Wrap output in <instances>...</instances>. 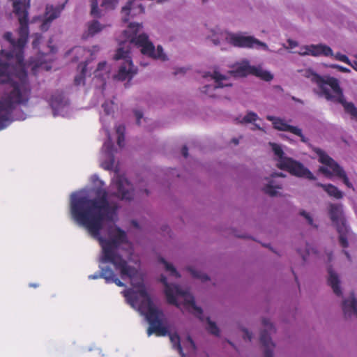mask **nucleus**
<instances>
[{
  "mask_svg": "<svg viewBox=\"0 0 357 357\" xmlns=\"http://www.w3.org/2000/svg\"><path fill=\"white\" fill-rule=\"evenodd\" d=\"M127 32H128V31H124V35H125V36H126V35H127Z\"/></svg>",
  "mask_w": 357,
  "mask_h": 357,
  "instance_id": "59",
  "label": "nucleus"
},
{
  "mask_svg": "<svg viewBox=\"0 0 357 357\" xmlns=\"http://www.w3.org/2000/svg\"><path fill=\"white\" fill-rule=\"evenodd\" d=\"M227 40L229 44L234 47L243 48H259L268 50V46L253 36H245L243 33H229Z\"/></svg>",
  "mask_w": 357,
  "mask_h": 357,
  "instance_id": "11",
  "label": "nucleus"
},
{
  "mask_svg": "<svg viewBox=\"0 0 357 357\" xmlns=\"http://www.w3.org/2000/svg\"><path fill=\"white\" fill-rule=\"evenodd\" d=\"M103 29V26L97 20H93L89 23L88 25V35L94 36L100 32Z\"/></svg>",
  "mask_w": 357,
  "mask_h": 357,
  "instance_id": "28",
  "label": "nucleus"
},
{
  "mask_svg": "<svg viewBox=\"0 0 357 357\" xmlns=\"http://www.w3.org/2000/svg\"><path fill=\"white\" fill-rule=\"evenodd\" d=\"M114 59L115 60L123 59L118 73L115 75V78L118 80L124 81L126 79H130L137 73V70L134 68L128 50H125L123 47H120L116 50Z\"/></svg>",
  "mask_w": 357,
  "mask_h": 357,
  "instance_id": "10",
  "label": "nucleus"
},
{
  "mask_svg": "<svg viewBox=\"0 0 357 357\" xmlns=\"http://www.w3.org/2000/svg\"><path fill=\"white\" fill-rule=\"evenodd\" d=\"M278 168L286 170L297 177H304L309 180H315L316 177L301 162L291 158H284L282 163L278 164Z\"/></svg>",
  "mask_w": 357,
  "mask_h": 357,
  "instance_id": "12",
  "label": "nucleus"
},
{
  "mask_svg": "<svg viewBox=\"0 0 357 357\" xmlns=\"http://www.w3.org/2000/svg\"><path fill=\"white\" fill-rule=\"evenodd\" d=\"M258 119V116L256 113L253 112H249L248 114L243 118L241 123H252L255 122Z\"/></svg>",
  "mask_w": 357,
  "mask_h": 357,
  "instance_id": "33",
  "label": "nucleus"
},
{
  "mask_svg": "<svg viewBox=\"0 0 357 357\" xmlns=\"http://www.w3.org/2000/svg\"><path fill=\"white\" fill-rule=\"evenodd\" d=\"M142 24L139 23H130L129 24L128 28L133 33L132 36L128 37L130 43L135 44L137 47H141V52L144 55H147L153 59H159L162 61L167 60V56L164 54L161 45H158L155 50V46L153 43L149 40V37L146 34L142 33L139 36H136Z\"/></svg>",
  "mask_w": 357,
  "mask_h": 357,
  "instance_id": "6",
  "label": "nucleus"
},
{
  "mask_svg": "<svg viewBox=\"0 0 357 357\" xmlns=\"http://www.w3.org/2000/svg\"><path fill=\"white\" fill-rule=\"evenodd\" d=\"M116 185L117 188V197L122 200H131L133 198V188L128 180L123 176H118Z\"/></svg>",
  "mask_w": 357,
  "mask_h": 357,
  "instance_id": "15",
  "label": "nucleus"
},
{
  "mask_svg": "<svg viewBox=\"0 0 357 357\" xmlns=\"http://www.w3.org/2000/svg\"><path fill=\"white\" fill-rule=\"evenodd\" d=\"M255 128H256L257 130H262V128H261L259 125H257V124H255Z\"/></svg>",
  "mask_w": 357,
  "mask_h": 357,
  "instance_id": "57",
  "label": "nucleus"
},
{
  "mask_svg": "<svg viewBox=\"0 0 357 357\" xmlns=\"http://www.w3.org/2000/svg\"><path fill=\"white\" fill-rule=\"evenodd\" d=\"M333 68L337 69L340 72L342 73H349L350 70L346 67L340 66V65H333Z\"/></svg>",
  "mask_w": 357,
  "mask_h": 357,
  "instance_id": "43",
  "label": "nucleus"
},
{
  "mask_svg": "<svg viewBox=\"0 0 357 357\" xmlns=\"http://www.w3.org/2000/svg\"><path fill=\"white\" fill-rule=\"evenodd\" d=\"M102 107L103 108L106 114H109L111 113V109L109 108V104L108 102H104L102 105Z\"/></svg>",
  "mask_w": 357,
  "mask_h": 357,
  "instance_id": "44",
  "label": "nucleus"
},
{
  "mask_svg": "<svg viewBox=\"0 0 357 357\" xmlns=\"http://www.w3.org/2000/svg\"><path fill=\"white\" fill-rule=\"evenodd\" d=\"M102 276H103V279L105 280V282L107 283H114L118 287H125V284L117 278V276L114 273V271L109 267V270H107L106 271V273H105L103 274Z\"/></svg>",
  "mask_w": 357,
  "mask_h": 357,
  "instance_id": "24",
  "label": "nucleus"
},
{
  "mask_svg": "<svg viewBox=\"0 0 357 357\" xmlns=\"http://www.w3.org/2000/svg\"><path fill=\"white\" fill-rule=\"evenodd\" d=\"M243 331L244 332L243 339L250 342L252 337V333L246 328H243Z\"/></svg>",
  "mask_w": 357,
  "mask_h": 357,
  "instance_id": "41",
  "label": "nucleus"
},
{
  "mask_svg": "<svg viewBox=\"0 0 357 357\" xmlns=\"http://www.w3.org/2000/svg\"><path fill=\"white\" fill-rule=\"evenodd\" d=\"M235 73L241 77H245L248 75H255L266 82L271 81L273 78V75L270 72L264 70L259 66H251L248 61H245L241 63L236 68Z\"/></svg>",
  "mask_w": 357,
  "mask_h": 357,
  "instance_id": "13",
  "label": "nucleus"
},
{
  "mask_svg": "<svg viewBox=\"0 0 357 357\" xmlns=\"http://www.w3.org/2000/svg\"><path fill=\"white\" fill-rule=\"evenodd\" d=\"M232 142H233L234 144L237 145V144H238V139H236V138H234V139H232Z\"/></svg>",
  "mask_w": 357,
  "mask_h": 357,
  "instance_id": "54",
  "label": "nucleus"
},
{
  "mask_svg": "<svg viewBox=\"0 0 357 357\" xmlns=\"http://www.w3.org/2000/svg\"><path fill=\"white\" fill-rule=\"evenodd\" d=\"M90 1L91 6V15L94 17H100V15L99 9L98 8V0H91Z\"/></svg>",
  "mask_w": 357,
  "mask_h": 357,
  "instance_id": "34",
  "label": "nucleus"
},
{
  "mask_svg": "<svg viewBox=\"0 0 357 357\" xmlns=\"http://www.w3.org/2000/svg\"><path fill=\"white\" fill-rule=\"evenodd\" d=\"M206 1H207V0H202V1H203L204 3V2H206Z\"/></svg>",
  "mask_w": 357,
  "mask_h": 357,
  "instance_id": "63",
  "label": "nucleus"
},
{
  "mask_svg": "<svg viewBox=\"0 0 357 357\" xmlns=\"http://www.w3.org/2000/svg\"><path fill=\"white\" fill-rule=\"evenodd\" d=\"M273 177L274 176H281V177H284V174L282 173H280V174H277V173H275L274 174L272 175Z\"/></svg>",
  "mask_w": 357,
  "mask_h": 357,
  "instance_id": "50",
  "label": "nucleus"
},
{
  "mask_svg": "<svg viewBox=\"0 0 357 357\" xmlns=\"http://www.w3.org/2000/svg\"><path fill=\"white\" fill-rule=\"evenodd\" d=\"M207 323H208V327H207L208 331L213 335L219 336L220 331H219V328L217 326L215 322L211 321L208 317L207 318Z\"/></svg>",
  "mask_w": 357,
  "mask_h": 357,
  "instance_id": "31",
  "label": "nucleus"
},
{
  "mask_svg": "<svg viewBox=\"0 0 357 357\" xmlns=\"http://www.w3.org/2000/svg\"><path fill=\"white\" fill-rule=\"evenodd\" d=\"M300 214L307 220L309 225H313V219L306 211H301Z\"/></svg>",
  "mask_w": 357,
  "mask_h": 357,
  "instance_id": "40",
  "label": "nucleus"
},
{
  "mask_svg": "<svg viewBox=\"0 0 357 357\" xmlns=\"http://www.w3.org/2000/svg\"><path fill=\"white\" fill-rule=\"evenodd\" d=\"M109 270V267H105V268H100V272L99 273H95V274H93V275H90L89 276V279H91V280H96V279H98V278H103V274L105 273H106V271Z\"/></svg>",
  "mask_w": 357,
  "mask_h": 357,
  "instance_id": "37",
  "label": "nucleus"
},
{
  "mask_svg": "<svg viewBox=\"0 0 357 357\" xmlns=\"http://www.w3.org/2000/svg\"><path fill=\"white\" fill-rule=\"evenodd\" d=\"M329 216L335 225L339 234V242L341 246L347 248L349 246L347 236L349 229L347 225L346 220L343 216L342 207L341 204H331L328 211Z\"/></svg>",
  "mask_w": 357,
  "mask_h": 357,
  "instance_id": "9",
  "label": "nucleus"
},
{
  "mask_svg": "<svg viewBox=\"0 0 357 357\" xmlns=\"http://www.w3.org/2000/svg\"><path fill=\"white\" fill-rule=\"evenodd\" d=\"M328 283L333 289V292L337 296L342 295V290L340 287V280L338 275L334 272L332 266H329L328 268Z\"/></svg>",
  "mask_w": 357,
  "mask_h": 357,
  "instance_id": "22",
  "label": "nucleus"
},
{
  "mask_svg": "<svg viewBox=\"0 0 357 357\" xmlns=\"http://www.w3.org/2000/svg\"><path fill=\"white\" fill-rule=\"evenodd\" d=\"M278 189H282V184L278 183L272 179L266 186H264L263 190L266 194L271 197H274L278 195Z\"/></svg>",
  "mask_w": 357,
  "mask_h": 357,
  "instance_id": "25",
  "label": "nucleus"
},
{
  "mask_svg": "<svg viewBox=\"0 0 357 357\" xmlns=\"http://www.w3.org/2000/svg\"><path fill=\"white\" fill-rule=\"evenodd\" d=\"M134 113L137 119V124L140 125V119L143 117V112L139 110H135Z\"/></svg>",
  "mask_w": 357,
  "mask_h": 357,
  "instance_id": "42",
  "label": "nucleus"
},
{
  "mask_svg": "<svg viewBox=\"0 0 357 357\" xmlns=\"http://www.w3.org/2000/svg\"><path fill=\"white\" fill-rule=\"evenodd\" d=\"M188 270L193 278L199 279L202 282H206L210 280L209 277L206 274L197 271L192 267H188Z\"/></svg>",
  "mask_w": 357,
  "mask_h": 357,
  "instance_id": "30",
  "label": "nucleus"
},
{
  "mask_svg": "<svg viewBox=\"0 0 357 357\" xmlns=\"http://www.w3.org/2000/svg\"><path fill=\"white\" fill-rule=\"evenodd\" d=\"M181 153H182V155H183L185 158H187V157H188V149L187 146H183L182 147Z\"/></svg>",
  "mask_w": 357,
  "mask_h": 357,
  "instance_id": "47",
  "label": "nucleus"
},
{
  "mask_svg": "<svg viewBox=\"0 0 357 357\" xmlns=\"http://www.w3.org/2000/svg\"><path fill=\"white\" fill-rule=\"evenodd\" d=\"M116 132L118 135L117 144L119 146L123 147L125 141L126 127L123 125H119L116 128Z\"/></svg>",
  "mask_w": 357,
  "mask_h": 357,
  "instance_id": "29",
  "label": "nucleus"
},
{
  "mask_svg": "<svg viewBox=\"0 0 357 357\" xmlns=\"http://www.w3.org/2000/svg\"><path fill=\"white\" fill-rule=\"evenodd\" d=\"M188 341L190 342V344H191L195 347V343H194V342H193L192 339L190 336H188Z\"/></svg>",
  "mask_w": 357,
  "mask_h": 357,
  "instance_id": "52",
  "label": "nucleus"
},
{
  "mask_svg": "<svg viewBox=\"0 0 357 357\" xmlns=\"http://www.w3.org/2000/svg\"><path fill=\"white\" fill-rule=\"evenodd\" d=\"M333 56L335 57V59L336 60L342 61V62H344V63H345L347 64L350 63V60L348 58V56L344 55V54H341L340 52H337L335 54H333Z\"/></svg>",
  "mask_w": 357,
  "mask_h": 357,
  "instance_id": "38",
  "label": "nucleus"
},
{
  "mask_svg": "<svg viewBox=\"0 0 357 357\" xmlns=\"http://www.w3.org/2000/svg\"><path fill=\"white\" fill-rule=\"evenodd\" d=\"M305 50L303 52H299V54L305 56V55H311L313 56H333V52L332 49L324 44H318V45H306L303 48Z\"/></svg>",
  "mask_w": 357,
  "mask_h": 357,
  "instance_id": "17",
  "label": "nucleus"
},
{
  "mask_svg": "<svg viewBox=\"0 0 357 357\" xmlns=\"http://www.w3.org/2000/svg\"><path fill=\"white\" fill-rule=\"evenodd\" d=\"M29 286L30 287L36 288V287H38L39 285H38V284H36V283H30Z\"/></svg>",
  "mask_w": 357,
  "mask_h": 357,
  "instance_id": "51",
  "label": "nucleus"
},
{
  "mask_svg": "<svg viewBox=\"0 0 357 357\" xmlns=\"http://www.w3.org/2000/svg\"><path fill=\"white\" fill-rule=\"evenodd\" d=\"M95 194L93 199L86 196L71 197L70 206L72 218L99 241L102 248L100 261L113 264L123 280L126 278L132 280L137 275V269L128 265L127 261L116 252L118 248L127 241L126 232L119 227L112 226L108 229L109 238L100 235L103 222L112 221L118 207L109 203L108 192L105 189L98 188Z\"/></svg>",
  "mask_w": 357,
  "mask_h": 357,
  "instance_id": "1",
  "label": "nucleus"
},
{
  "mask_svg": "<svg viewBox=\"0 0 357 357\" xmlns=\"http://www.w3.org/2000/svg\"><path fill=\"white\" fill-rule=\"evenodd\" d=\"M348 65L351 66L356 71H357V61H350V63Z\"/></svg>",
  "mask_w": 357,
  "mask_h": 357,
  "instance_id": "48",
  "label": "nucleus"
},
{
  "mask_svg": "<svg viewBox=\"0 0 357 357\" xmlns=\"http://www.w3.org/2000/svg\"><path fill=\"white\" fill-rule=\"evenodd\" d=\"M144 13V7L138 0H129L122 8L123 21L127 22L130 18Z\"/></svg>",
  "mask_w": 357,
  "mask_h": 357,
  "instance_id": "16",
  "label": "nucleus"
},
{
  "mask_svg": "<svg viewBox=\"0 0 357 357\" xmlns=\"http://www.w3.org/2000/svg\"><path fill=\"white\" fill-rule=\"evenodd\" d=\"M212 78L215 79V85H206L203 87L202 92L208 94L210 97H215V95L209 92L210 90H216L224 86H230L231 84H222V81L226 79L225 76L221 75L217 71H214L212 75Z\"/></svg>",
  "mask_w": 357,
  "mask_h": 357,
  "instance_id": "19",
  "label": "nucleus"
},
{
  "mask_svg": "<svg viewBox=\"0 0 357 357\" xmlns=\"http://www.w3.org/2000/svg\"><path fill=\"white\" fill-rule=\"evenodd\" d=\"M13 6V12L17 16L20 24L19 38L15 40L11 32H6L3 35L4 39L10 44L11 50L8 52L4 50L0 52V84L13 79L17 82H29L24 63V48L29 34V4L14 0Z\"/></svg>",
  "mask_w": 357,
  "mask_h": 357,
  "instance_id": "2",
  "label": "nucleus"
},
{
  "mask_svg": "<svg viewBox=\"0 0 357 357\" xmlns=\"http://www.w3.org/2000/svg\"><path fill=\"white\" fill-rule=\"evenodd\" d=\"M289 45H291V47H293L296 46L297 43L296 42L289 41Z\"/></svg>",
  "mask_w": 357,
  "mask_h": 357,
  "instance_id": "53",
  "label": "nucleus"
},
{
  "mask_svg": "<svg viewBox=\"0 0 357 357\" xmlns=\"http://www.w3.org/2000/svg\"><path fill=\"white\" fill-rule=\"evenodd\" d=\"M33 40L32 42V47L34 49H36L38 47V45L40 43V40L42 39V36L40 33H36L33 35Z\"/></svg>",
  "mask_w": 357,
  "mask_h": 357,
  "instance_id": "39",
  "label": "nucleus"
},
{
  "mask_svg": "<svg viewBox=\"0 0 357 357\" xmlns=\"http://www.w3.org/2000/svg\"><path fill=\"white\" fill-rule=\"evenodd\" d=\"M3 94L0 98V130L10 123V116L18 105L26 106L29 102L31 88L29 82L9 80Z\"/></svg>",
  "mask_w": 357,
  "mask_h": 357,
  "instance_id": "4",
  "label": "nucleus"
},
{
  "mask_svg": "<svg viewBox=\"0 0 357 357\" xmlns=\"http://www.w3.org/2000/svg\"><path fill=\"white\" fill-rule=\"evenodd\" d=\"M180 72H181V73H184L183 69V68H181V69L179 70V71H178V70H176V71L174 73V74H175V75H177V74H178V73H180Z\"/></svg>",
  "mask_w": 357,
  "mask_h": 357,
  "instance_id": "56",
  "label": "nucleus"
},
{
  "mask_svg": "<svg viewBox=\"0 0 357 357\" xmlns=\"http://www.w3.org/2000/svg\"><path fill=\"white\" fill-rule=\"evenodd\" d=\"M213 43L215 45H218V44L220 43L219 40H216V39H213Z\"/></svg>",
  "mask_w": 357,
  "mask_h": 357,
  "instance_id": "55",
  "label": "nucleus"
},
{
  "mask_svg": "<svg viewBox=\"0 0 357 357\" xmlns=\"http://www.w3.org/2000/svg\"><path fill=\"white\" fill-rule=\"evenodd\" d=\"M300 134L298 135H296L297 136L300 137H301V141L303 143H305V144H307L308 143V139L307 137H305L303 135V132H302V130L300 129Z\"/></svg>",
  "mask_w": 357,
  "mask_h": 357,
  "instance_id": "45",
  "label": "nucleus"
},
{
  "mask_svg": "<svg viewBox=\"0 0 357 357\" xmlns=\"http://www.w3.org/2000/svg\"><path fill=\"white\" fill-rule=\"evenodd\" d=\"M162 282L165 285V294L168 303L180 307V303L177 301V297L183 298V305L187 308L193 310V313L199 319H202L203 311L200 307L196 305L195 298L192 294L186 291L182 290L179 285L168 284L167 279L163 278Z\"/></svg>",
  "mask_w": 357,
  "mask_h": 357,
  "instance_id": "7",
  "label": "nucleus"
},
{
  "mask_svg": "<svg viewBox=\"0 0 357 357\" xmlns=\"http://www.w3.org/2000/svg\"><path fill=\"white\" fill-rule=\"evenodd\" d=\"M316 185L321 188L330 197H333L337 199L343 197V192L333 184L317 183Z\"/></svg>",
  "mask_w": 357,
  "mask_h": 357,
  "instance_id": "23",
  "label": "nucleus"
},
{
  "mask_svg": "<svg viewBox=\"0 0 357 357\" xmlns=\"http://www.w3.org/2000/svg\"><path fill=\"white\" fill-rule=\"evenodd\" d=\"M343 252L346 255L347 259L350 260L351 259V256H350L349 253L347 251H346V250H344Z\"/></svg>",
  "mask_w": 357,
  "mask_h": 357,
  "instance_id": "49",
  "label": "nucleus"
},
{
  "mask_svg": "<svg viewBox=\"0 0 357 357\" xmlns=\"http://www.w3.org/2000/svg\"><path fill=\"white\" fill-rule=\"evenodd\" d=\"M86 66V63H81L79 65L78 68L81 69V72L79 75L75 76L74 79V84L75 86H79L81 84L84 85L85 84Z\"/></svg>",
  "mask_w": 357,
  "mask_h": 357,
  "instance_id": "26",
  "label": "nucleus"
},
{
  "mask_svg": "<svg viewBox=\"0 0 357 357\" xmlns=\"http://www.w3.org/2000/svg\"><path fill=\"white\" fill-rule=\"evenodd\" d=\"M267 120L272 121L273 128L278 130L287 131L294 135L300 134V128L296 126L287 124L284 120L280 118H275L273 116H267Z\"/></svg>",
  "mask_w": 357,
  "mask_h": 357,
  "instance_id": "18",
  "label": "nucleus"
},
{
  "mask_svg": "<svg viewBox=\"0 0 357 357\" xmlns=\"http://www.w3.org/2000/svg\"><path fill=\"white\" fill-rule=\"evenodd\" d=\"M160 261L165 265V269L167 271H169L172 273V275H173L177 278L180 277L179 273L177 272L176 269L174 268V266L172 264L168 263L163 258H161Z\"/></svg>",
  "mask_w": 357,
  "mask_h": 357,
  "instance_id": "32",
  "label": "nucleus"
},
{
  "mask_svg": "<svg viewBox=\"0 0 357 357\" xmlns=\"http://www.w3.org/2000/svg\"><path fill=\"white\" fill-rule=\"evenodd\" d=\"M342 307L345 317L349 318L352 315L357 317V300L354 294L349 298L343 301Z\"/></svg>",
  "mask_w": 357,
  "mask_h": 357,
  "instance_id": "21",
  "label": "nucleus"
},
{
  "mask_svg": "<svg viewBox=\"0 0 357 357\" xmlns=\"http://www.w3.org/2000/svg\"><path fill=\"white\" fill-rule=\"evenodd\" d=\"M331 257H332V253H330L328 255L329 260H331Z\"/></svg>",
  "mask_w": 357,
  "mask_h": 357,
  "instance_id": "58",
  "label": "nucleus"
},
{
  "mask_svg": "<svg viewBox=\"0 0 357 357\" xmlns=\"http://www.w3.org/2000/svg\"><path fill=\"white\" fill-rule=\"evenodd\" d=\"M270 146H271L274 154L276 156H278V164L282 163V161L283 160V159L289 158V157L284 156V153L279 144H278L276 143L270 142Z\"/></svg>",
  "mask_w": 357,
  "mask_h": 357,
  "instance_id": "27",
  "label": "nucleus"
},
{
  "mask_svg": "<svg viewBox=\"0 0 357 357\" xmlns=\"http://www.w3.org/2000/svg\"><path fill=\"white\" fill-rule=\"evenodd\" d=\"M132 285L137 289H128L123 294L128 303L145 316L149 324L148 335L155 333L157 336H165L169 334L173 347L183 355L179 335L176 333H169L167 328L162 326V312L154 306L143 282Z\"/></svg>",
  "mask_w": 357,
  "mask_h": 357,
  "instance_id": "3",
  "label": "nucleus"
},
{
  "mask_svg": "<svg viewBox=\"0 0 357 357\" xmlns=\"http://www.w3.org/2000/svg\"><path fill=\"white\" fill-rule=\"evenodd\" d=\"M119 0H103L101 6L105 9H114L117 5Z\"/></svg>",
  "mask_w": 357,
  "mask_h": 357,
  "instance_id": "35",
  "label": "nucleus"
},
{
  "mask_svg": "<svg viewBox=\"0 0 357 357\" xmlns=\"http://www.w3.org/2000/svg\"><path fill=\"white\" fill-rule=\"evenodd\" d=\"M298 252L301 255L304 261H306L307 257L309 256L311 253H316V250L314 248L310 247L307 243L306 244V250L305 254L303 253L301 250H298Z\"/></svg>",
  "mask_w": 357,
  "mask_h": 357,
  "instance_id": "36",
  "label": "nucleus"
},
{
  "mask_svg": "<svg viewBox=\"0 0 357 357\" xmlns=\"http://www.w3.org/2000/svg\"><path fill=\"white\" fill-rule=\"evenodd\" d=\"M106 62L103 61V62H100L98 65V67H97V69H96V71H100V70H102L104 69V68L106 66Z\"/></svg>",
  "mask_w": 357,
  "mask_h": 357,
  "instance_id": "46",
  "label": "nucleus"
},
{
  "mask_svg": "<svg viewBox=\"0 0 357 357\" xmlns=\"http://www.w3.org/2000/svg\"><path fill=\"white\" fill-rule=\"evenodd\" d=\"M312 80L317 84L327 100L340 103L345 112L357 121V108L353 102L346 101L337 79L333 77L324 79L317 73H312Z\"/></svg>",
  "mask_w": 357,
  "mask_h": 357,
  "instance_id": "5",
  "label": "nucleus"
},
{
  "mask_svg": "<svg viewBox=\"0 0 357 357\" xmlns=\"http://www.w3.org/2000/svg\"><path fill=\"white\" fill-rule=\"evenodd\" d=\"M146 195H149V191L147 190H145Z\"/></svg>",
  "mask_w": 357,
  "mask_h": 357,
  "instance_id": "60",
  "label": "nucleus"
},
{
  "mask_svg": "<svg viewBox=\"0 0 357 357\" xmlns=\"http://www.w3.org/2000/svg\"><path fill=\"white\" fill-rule=\"evenodd\" d=\"M132 224H134L135 226H137V223L135 222H132Z\"/></svg>",
  "mask_w": 357,
  "mask_h": 357,
  "instance_id": "61",
  "label": "nucleus"
},
{
  "mask_svg": "<svg viewBox=\"0 0 357 357\" xmlns=\"http://www.w3.org/2000/svg\"><path fill=\"white\" fill-rule=\"evenodd\" d=\"M60 8H54L52 6H47L45 20L40 25V29L43 31H46L49 29L51 22L60 15Z\"/></svg>",
  "mask_w": 357,
  "mask_h": 357,
  "instance_id": "20",
  "label": "nucleus"
},
{
  "mask_svg": "<svg viewBox=\"0 0 357 357\" xmlns=\"http://www.w3.org/2000/svg\"><path fill=\"white\" fill-rule=\"evenodd\" d=\"M229 344H230L231 345L234 346L233 344L231 342H229Z\"/></svg>",
  "mask_w": 357,
  "mask_h": 357,
  "instance_id": "62",
  "label": "nucleus"
},
{
  "mask_svg": "<svg viewBox=\"0 0 357 357\" xmlns=\"http://www.w3.org/2000/svg\"><path fill=\"white\" fill-rule=\"evenodd\" d=\"M312 150L319 156V162L328 167H320L319 169L320 172L329 178L335 175L342 178L347 188L354 189L353 184L350 182L345 171L337 162L319 148L313 147Z\"/></svg>",
  "mask_w": 357,
  "mask_h": 357,
  "instance_id": "8",
  "label": "nucleus"
},
{
  "mask_svg": "<svg viewBox=\"0 0 357 357\" xmlns=\"http://www.w3.org/2000/svg\"><path fill=\"white\" fill-rule=\"evenodd\" d=\"M262 324L265 328L261 332L260 342L264 348V356L273 357V350L275 345L273 342L270 334L275 331V328L268 319H263Z\"/></svg>",
  "mask_w": 357,
  "mask_h": 357,
  "instance_id": "14",
  "label": "nucleus"
}]
</instances>
